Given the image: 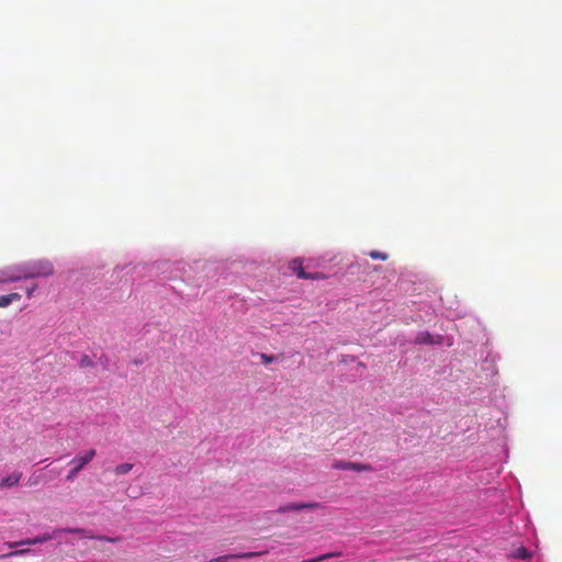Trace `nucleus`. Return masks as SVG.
I'll use <instances>...</instances> for the list:
<instances>
[{
	"label": "nucleus",
	"mask_w": 562,
	"mask_h": 562,
	"mask_svg": "<svg viewBox=\"0 0 562 562\" xmlns=\"http://www.w3.org/2000/svg\"><path fill=\"white\" fill-rule=\"evenodd\" d=\"M337 470H351L357 472H367L371 470V465L366 463H357L350 461L338 460L333 465Z\"/></svg>",
	"instance_id": "obj_5"
},
{
	"label": "nucleus",
	"mask_w": 562,
	"mask_h": 562,
	"mask_svg": "<svg viewBox=\"0 0 562 562\" xmlns=\"http://www.w3.org/2000/svg\"><path fill=\"white\" fill-rule=\"evenodd\" d=\"M259 554H260L259 552L238 553V554H235V559H250V558L257 557Z\"/></svg>",
	"instance_id": "obj_18"
},
{
	"label": "nucleus",
	"mask_w": 562,
	"mask_h": 562,
	"mask_svg": "<svg viewBox=\"0 0 562 562\" xmlns=\"http://www.w3.org/2000/svg\"><path fill=\"white\" fill-rule=\"evenodd\" d=\"M79 366L81 368H90L94 366V362L91 360V358L88 355H83L80 359Z\"/></svg>",
	"instance_id": "obj_12"
},
{
	"label": "nucleus",
	"mask_w": 562,
	"mask_h": 562,
	"mask_svg": "<svg viewBox=\"0 0 562 562\" xmlns=\"http://www.w3.org/2000/svg\"><path fill=\"white\" fill-rule=\"evenodd\" d=\"M24 543L27 544V546H33V544H38V543H43V542H42L41 537L37 536L35 538L24 539Z\"/></svg>",
	"instance_id": "obj_20"
},
{
	"label": "nucleus",
	"mask_w": 562,
	"mask_h": 562,
	"mask_svg": "<svg viewBox=\"0 0 562 562\" xmlns=\"http://www.w3.org/2000/svg\"><path fill=\"white\" fill-rule=\"evenodd\" d=\"M60 530L65 531V532H70V533H78V535H81L83 538H90V539L95 538V536L88 533L87 530L81 529V528H67V529H60Z\"/></svg>",
	"instance_id": "obj_10"
},
{
	"label": "nucleus",
	"mask_w": 562,
	"mask_h": 562,
	"mask_svg": "<svg viewBox=\"0 0 562 562\" xmlns=\"http://www.w3.org/2000/svg\"><path fill=\"white\" fill-rule=\"evenodd\" d=\"M95 454V449H89L86 450L83 453H79L75 458H72V460L70 461V464H72V469L68 472L66 476L67 481H74L78 473L93 460Z\"/></svg>",
	"instance_id": "obj_2"
},
{
	"label": "nucleus",
	"mask_w": 562,
	"mask_h": 562,
	"mask_svg": "<svg viewBox=\"0 0 562 562\" xmlns=\"http://www.w3.org/2000/svg\"><path fill=\"white\" fill-rule=\"evenodd\" d=\"M94 539H99L101 541L110 542V543H116L120 541L119 537H106V536H98Z\"/></svg>",
	"instance_id": "obj_19"
},
{
	"label": "nucleus",
	"mask_w": 562,
	"mask_h": 562,
	"mask_svg": "<svg viewBox=\"0 0 562 562\" xmlns=\"http://www.w3.org/2000/svg\"><path fill=\"white\" fill-rule=\"evenodd\" d=\"M54 266L47 259L26 262L10 273H3L0 283L16 282L23 279L46 278L54 274Z\"/></svg>",
	"instance_id": "obj_1"
},
{
	"label": "nucleus",
	"mask_w": 562,
	"mask_h": 562,
	"mask_svg": "<svg viewBox=\"0 0 562 562\" xmlns=\"http://www.w3.org/2000/svg\"><path fill=\"white\" fill-rule=\"evenodd\" d=\"M22 477V473L14 471L10 475L3 477L0 482L1 488H10L19 484L20 480Z\"/></svg>",
	"instance_id": "obj_6"
},
{
	"label": "nucleus",
	"mask_w": 562,
	"mask_h": 562,
	"mask_svg": "<svg viewBox=\"0 0 562 562\" xmlns=\"http://www.w3.org/2000/svg\"><path fill=\"white\" fill-rule=\"evenodd\" d=\"M21 294L18 292H12L7 295H0V308L9 306L14 301H20Z\"/></svg>",
	"instance_id": "obj_7"
},
{
	"label": "nucleus",
	"mask_w": 562,
	"mask_h": 562,
	"mask_svg": "<svg viewBox=\"0 0 562 562\" xmlns=\"http://www.w3.org/2000/svg\"><path fill=\"white\" fill-rule=\"evenodd\" d=\"M321 507H322V505L319 503H289V504L280 506L277 509V513L285 514V513L293 512V510L317 509Z\"/></svg>",
	"instance_id": "obj_4"
},
{
	"label": "nucleus",
	"mask_w": 562,
	"mask_h": 562,
	"mask_svg": "<svg viewBox=\"0 0 562 562\" xmlns=\"http://www.w3.org/2000/svg\"><path fill=\"white\" fill-rule=\"evenodd\" d=\"M289 268L291 269L292 272H294L297 278L300 279H305V280H323L325 279V274L321 273V272H315V273H306L304 271V268H303V262L300 258H295L293 259L290 265H289Z\"/></svg>",
	"instance_id": "obj_3"
},
{
	"label": "nucleus",
	"mask_w": 562,
	"mask_h": 562,
	"mask_svg": "<svg viewBox=\"0 0 562 562\" xmlns=\"http://www.w3.org/2000/svg\"><path fill=\"white\" fill-rule=\"evenodd\" d=\"M36 288H37V285H36V284H33L32 286H29V288L26 289V295H27V297H32V296H33V294H34V292H35V290H36Z\"/></svg>",
	"instance_id": "obj_22"
},
{
	"label": "nucleus",
	"mask_w": 562,
	"mask_h": 562,
	"mask_svg": "<svg viewBox=\"0 0 562 562\" xmlns=\"http://www.w3.org/2000/svg\"><path fill=\"white\" fill-rule=\"evenodd\" d=\"M260 359L263 364L273 362L277 358L273 355L260 353Z\"/></svg>",
	"instance_id": "obj_16"
},
{
	"label": "nucleus",
	"mask_w": 562,
	"mask_h": 562,
	"mask_svg": "<svg viewBox=\"0 0 562 562\" xmlns=\"http://www.w3.org/2000/svg\"><path fill=\"white\" fill-rule=\"evenodd\" d=\"M132 469H133L132 463H121L115 467L114 473L116 475H123V474H127Z\"/></svg>",
	"instance_id": "obj_9"
},
{
	"label": "nucleus",
	"mask_w": 562,
	"mask_h": 562,
	"mask_svg": "<svg viewBox=\"0 0 562 562\" xmlns=\"http://www.w3.org/2000/svg\"><path fill=\"white\" fill-rule=\"evenodd\" d=\"M417 342H419V344H434V340H432L431 335L427 333V334L420 335L417 338Z\"/></svg>",
	"instance_id": "obj_14"
},
{
	"label": "nucleus",
	"mask_w": 562,
	"mask_h": 562,
	"mask_svg": "<svg viewBox=\"0 0 562 562\" xmlns=\"http://www.w3.org/2000/svg\"><path fill=\"white\" fill-rule=\"evenodd\" d=\"M58 532H61L60 529H56L53 533H43V535H40L41 539H42V542H46V541H49L52 540L53 538H55V536L58 533Z\"/></svg>",
	"instance_id": "obj_15"
},
{
	"label": "nucleus",
	"mask_w": 562,
	"mask_h": 562,
	"mask_svg": "<svg viewBox=\"0 0 562 562\" xmlns=\"http://www.w3.org/2000/svg\"><path fill=\"white\" fill-rule=\"evenodd\" d=\"M510 557L514 558V559H519V560H530L531 557H532V553L527 550V548L525 547H519L517 549H515L512 553H510Z\"/></svg>",
	"instance_id": "obj_8"
},
{
	"label": "nucleus",
	"mask_w": 562,
	"mask_h": 562,
	"mask_svg": "<svg viewBox=\"0 0 562 562\" xmlns=\"http://www.w3.org/2000/svg\"><path fill=\"white\" fill-rule=\"evenodd\" d=\"M235 559V554H225L210 560V562H226L228 560Z\"/></svg>",
	"instance_id": "obj_17"
},
{
	"label": "nucleus",
	"mask_w": 562,
	"mask_h": 562,
	"mask_svg": "<svg viewBox=\"0 0 562 562\" xmlns=\"http://www.w3.org/2000/svg\"><path fill=\"white\" fill-rule=\"evenodd\" d=\"M31 552L30 549H19V550H14V551H11L7 554H3L2 558H8V557H15V555H25V554H29Z\"/></svg>",
	"instance_id": "obj_13"
},
{
	"label": "nucleus",
	"mask_w": 562,
	"mask_h": 562,
	"mask_svg": "<svg viewBox=\"0 0 562 562\" xmlns=\"http://www.w3.org/2000/svg\"><path fill=\"white\" fill-rule=\"evenodd\" d=\"M24 540H21V541H8L4 543V546H7L8 548L10 549H13V548H18L20 546H24Z\"/></svg>",
	"instance_id": "obj_21"
},
{
	"label": "nucleus",
	"mask_w": 562,
	"mask_h": 562,
	"mask_svg": "<svg viewBox=\"0 0 562 562\" xmlns=\"http://www.w3.org/2000/svg\"><path fill=\"white\" fill-rule=\"evenodd\" d=\"M369 257L372 259H379V260H386L389 258V255L379 250H371L369 254Z\"/></svg>",
	"instance_id": "obj_11"
}]
</instances>
